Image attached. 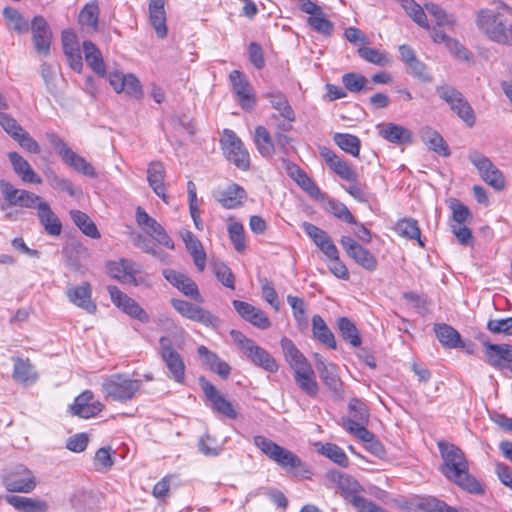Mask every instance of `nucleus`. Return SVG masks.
Listing matches in <instances>:
<instances>
[{
	"instance_id": "1",
	"label": "nucleus",
	"mask_w": 512,
	"mask_h": 512,
	"mask_svg": "<svg viewBox=\"0 0 512 512\" xmlns=\"http://www.w3.org/2000/svg\"><path fill=\"white\" fill-rule=\"evenodd\" d=\"M438 447L444 461V476L471 494H483V485L468 472L469 465L464 452L454 444L446 442H439Z\"/></svg>"
},
{
	"instance_id": "2",
	"label": "nucleus",
	"mask_w": 512,
	"mask_h": 512,
	"mask_svg": "<svg viewBox=\"0 0 512 512\" xmlns=\"http://www.w3.org/2000/svg\"><path fill=\"white\" fill-rule=\"evenodd\" d=\"M476 25L491 41L512 45V25L501 18L500 13L484 8L477 12Z\"/></svg>"
},
{
	"instance_id": "3",
	"label": "nucleus",
	"mask_w": 512,
	"mask_h": 512,
	"mask_svg": "<svg viewBox=\"0 0 512 512\" xmlns=\"http://www.w3.org/2000/svg\"><path fill=\"white\" fill-rule=\"evenodd\" d=\"M141 387V380L133 379L124 373L107 376L102 382V391L105 397L121 403L132 400Z\"/></svg>"
},
{
	"instance_id": "4",
	"label": "nucleus",
	"mask_w": 512,
	"mask_h": 512,
	"mask_svg": "<svg viewBox=\"0 0 512 512\" xmlns=\"http://www.w3.org/2000/svg\"><path fill=\"white\" fill-rule=\"evenodd\" d=\"M253 443L269 459L287 471L296 470L303 466L301 459L296 454L264 436H255Z\"/></svg>"
},
{
	"instance_id": "5",
	"label": "nucleus",
	"mask_w": 512,
	"mask_h": 512,
	"mask_svg": "<svg viewBox=\"0 0 512 512\" xmlns=\"http://www.w3.org/2000/svg\"><path fill=\"white\" fill-rule=\"evenodd\" d=\"M0 191L3 199L0 202V209L2 211L9 207L35 209L42 199V197L31 191L16 188L5 179L0 180Z\"/></svg>"
},
{
	"instance_id": "6",
	"label": "nucleus",
	"mask_w": 512,
	"mask_h": 512,
	"mask_svg": "<svg viewBox=\"0 0 512 512\" xmlns=\"http://www.w3.org/2000/svg\"><path fill=\"white\" fill-rule=\"evenodd\" d=\"M436 92L468 127L475 125L476 116L474 110L460 91L452 86L443 85L437 87Z\"/></svg>"
},
{
	"instance_id": "7",
	"label": "nucleus",
	"mask_w": 512,
	"mask_h": 512,
	"mask_svg": "<svg viewBox=\"0 0 512 512\" xmlns=\"http://www.w3.org/2000/svg\"><path fill=\"white\" fill-rule=\"evenodd\" d=\"M48 140L62 160L69 166L73 167L79 173L85 176L96 177L97 173L94 167L82 156L76 154L68 145L55 133L47 134Z\"/></svg>"
},
{
	"instance_id": "8",
	"label": "nucleus",
	"mask_w": 512,
	"mask_h": 512,
	"mask_svg": "<svg viewBox=\"0 0 512 512\" xmlns=\"http://www.w3.org/2000/svg\"><path fill=\"white\" fill-rule=\"evenodd\" d=\"M159 345L160 357L168 369V376L177 383H184L186 366L182 356L173 347L171 339L162 336Z\"/></svg>"
},
{
	"instance_id": "9",
	"label": "nucleus",
	"mask_w": 512,
	"mask_h": 512,
	"mask_svg": "<svg viewBox=\"0 0 512 512\" xmlns=\"http://www.w3.org/2000/svg\"><path fill=\"white\" fill-rule=\"evenodd\" d=\"M222 150L226 158L241 170L250 167V156L241 139L229 129H225L221 139Z\"/></svg>"
},
{
	"instance_id": "10",
	"label": "nucleus",
	"mask_w": 512,
	"mask_h": 512,
	"mask_svg": "<svg viewBox=\"0 0 512 512\" xmlns=\"http://www.w3.org/2000/svg\"><path fill=\"white\" fill-rule=\"evenodd\" d=\"M468 159L488 185L499 191L505 187V179L502 172L488 157L478 151H472L469 153Z\"/></svg>"
},
{
	"instance_id": "11",
	"label": "nucleus",
	"mask_w": 512,
	"mask_h": 512,
	"mask_svg": "<svg viewBox=\"0 0 512 512\" xmlns=\"http://www.w3.org/2000/svg\"><path fill=\"white\" fill-rule=\"evenodd\" d=\"M108 274L123 284L139 286L145 283L140 265L134 261L121 259L107 265Z\"/></svg>"
},
{
	"instance_id": "12",
	"label": "nucleus",
	"mask_w": 512,
	"mask_h": 512,
	"mask_svg": "<svg viewBox=\"0 0 512 512\" xmlns=\"http://www.w3.org/2000/svg\"><path fill=\"white\" fill-rule=\"evenodd\" d=\"M240 348L254 365L270 373H274L278 370L279 366L272 355L258 346L253 340L243 337V339L240 340Z\"/></svg>"
},
{
	"instance_id": "13",
	"label": "nucleus",
	"mask_w": 512,
	"mask_h": 512,
	"mask_svg": "<svg viewBox=\"0 0 512 512\" xmlns=\"http://www.w3.org/2000/svg\"><path fill=\"white\" fill-rule=\"evenodd\" d=\"M339 243L346 254L359 266L368 271L376 270L378 265L376 257L368 249L359 244L354 238L351 236H342Z\"/></svg>"
},
{
	"instance_id": "14",
	"label": "nucleus",
	"mask_w": 512,
	"mask_h": 512,
	"mask_svg": "<svg viewBox=\"0 0 512 512\" xmlns=\"http://www.w3.org/2000/svg\"><path fill=\"white\" fill-rule=\"evenodd\" d=\"M3 485L9 492L30 493L35 489L37 482L30 469L19 465L4 477Z\"/></svg>"
},
{
	"instance_id": "15",
	"label": "nucleus",
	"mask_w": 512,
	"mask_h": 512,
	"mask_svg": "<svg viewBox=\"0 0 512 512\" xmlns=\"http://www.w3.org/2000/svg\"><path fill=\"white\" fill-rule=\"evenodd\" d=\"M108 291L113 304L124 313L142 323L149 322L150 317L148 313L134 299L127 296L116 286H109Z\"/></svg>"
},
{
	"instance_id": "16",
	"label": "nucleus",
	"mask_w": 512,
	"mask_h": 512,
	"mask_svg": "<svg viewBox=\"0 0 512 512\" xmlns=\"http://www.w3.org/2000/svg\"><path fill=\"white\" fill-rule=\"evenodd\" d=\"M302 228L307 236L329 260L338 259V248L325 230L309 222H303Z\"/></svg>"
},
{
	"instance_id": "17",
	"label": "nucleus",
	"mask_w": 512,
	"mask_h": 512,
	"mask_svg": "<svg viewBox=\"0 0 512 512\" xmlns=\"http://www.w3.org/2000/svg\"><path fill=\"white\" fill-rule=\"evenodd\" d=\"M171 304L183 317L190 320L212 327H215L219 322L218 318L212 313L190 302L180 299H172Z\"/></svg>"
},
{
	"instance_id": "18",
	"label": "nucleus",
	"mask_w": 512,
	"mask_h": 512,
	"mask_svg": "<svg viewBox=\"0 0 512 512\" xmlns=\"http://www.w3.org/2000/svg\"><path fill=\"white\" fill-rule=\"evenodd\" d=\"M103 408V404L95 399L93 392L85 390L75 398L74 403L70 407V411L75 416L89 419L98 415Z\"/></svg>"
},
{
	"instance_id": "19",
	"label": "nucleus",
	"mask_w": 512,
	"mask_h": 512,
	"mask_svg": "<svg viewBox=\"0 0 512 512\" xmlns=\"http://www.w3.org/2000/svg\"><path fill=\"white\" fill-rule=\"evenodd\" d=\"M30 29L33 35V44L36 51L44 56L50 53L52 33L43 16H35L31 21Z\"/></svg>"
},
{
	"instance_id": "20",
	"label": "nucleus",
	"mask_w": 512,
	"mask_h": 512,
	"mask_svg": "<svg viewBox=\"0 0 512 512\" xmlns=\"http://www.w3.org/2000/svg\"><path fill=\"white\" fill-rule=\"evenodd\" d=\"M229 77L240 106L245 110H251L255 105V96L252 86L246 77L238 70H233Z\"/></svg>"
},
{
	"instance_id": "21",
	"label": "nucleus",
	"mask_w": 512,
	"mask_h": 512,
	"mask_svg": "<svg viewBox=\"0 0 512 512\" xmlns=\"http://www.w3.org/2000/svg\"><path fill=\"white\" fill-rule=\"evenodd\" d=\"M200 383L205 396L209 401H211L212 407L216 412L230 419H235L237 417V412L233 408L232 403L225 399L213 384L205 380L203 377L200 378Z\"/></svg>"
},
{
	"instance_id": "22",
	"label": "nucleus",
	"mask_w": 512,
	"mask_h": 512,
	"mask_svg": "<svg viewBox=\"0 0 512 512\" xmlns=\"http://www.w3.org/2000/svg\"><path fill=\"white\" fill-rule=\"evenodd\" d=\"M315 365L325 386L334 394H341L343 391V385L338 376L336 365L328 363L319 354L315 355Z\"/></svg>"
},
{
	"instance_id": "23",
	"label": "nucleus",
	"mask_w": 512,
	"mask_h": 512,
	"mask_svg": "<svg viewBox=\"0 0 512 512\" xmlns=\"http://www.w3.org/2000/svg\"><path fill=\"white\" fill-rule=\"evenodd\" d=\"M66 296L71 303L77 307L93 314L96 311V304L91 299V285L87 282L77 286H69L66 289Z\"/></svg>"
},
{
	"instance_id": "24",
	"label": "nucleus",
	"mask_w": 512,
	"mask_h": 512,
	"mask_svg": "<svg viewBox=\"0 0 512 512\" xmlns=\"http://www.w3.org/2000/svg\"><path fill=\"white\" fill-rule=\"evenodd\" d=\"M233 307L243 319L259 329H267L270 327L271 322L266 314L250 303L234 300Z\"/></svg>"
},
{
	"instance_id": "25",
	"label": "nucleus",
	"mask_w": 512,
	"mask_h": 512,
	"mask_svg": "<svg viewBox=\"0 0 512 512\" xmlns=\"http://www.w3.org/2000/svg\"><path fill=\"white\" fill-rule=\"evenodd\" d=\"M163 276L170 284L175 286L186 296L192 297L195 300H198L200 298V294L196 283L186 275L177 272L173 269H164Z\"/></svg>"
},
{
	"instance_id": "26",
	"label": "nucleus",
	"mask_w": 512,
	"mask_h": 512,
	"mask_svg": "<svg viewBox=\"0 0 512 512\" xmlns=\"http://www.w3.org/2000/svg\"><path fill=\"white\" fill-rule=\"evenodd\" d=\"M39 222L44 227V230L52 236H58L62 230V224L56 214L52 211L48 202L41 199L35 208Z\"/></svg>"
},
{
	"instance_id": "27",
	"label": "nucleus",
	"mask_w": 512,
	"mask_h": 512,
	"mask_svg": "<svg viewBox=\"0 0 512 512\" xmlns=\"http://www.w3.org/2000/svg\"><path fill=\"white\" fill-rule=\"evenodd\" d=\"M293 372L294 381L299 389L309 397L315 398L319 392V385L312 365L310 364Z\"/></svg>"
},
{
	"instance_id": "28",
	"label": "nucleus",
	"mask_w": 512,
	"mask_h": 512,
	"mask_svg": "<svg viewBox=\"0 0 512 512\" xmlns=\"http://www.w3.org/2000/svg\"><path fill=\"white\" fill-rule=\"evenodd\" d=\"M247 194L244 188L233 183L215 194L216 200L226 209H235L243 204Z\"/></svg>"
},
{
	"instance_id": "29",
	"label": "nucleus",
	"mask_w": 512,
	"mask_h": 512,
	"mask_svg": "<svg viewBox=\"0 0 512 512\" xmlns=\"http://www.w3.org/2000/svg\"><path fill=\"white\" fill-rule=\"evenodd\" d=\"M149 21L159 38L167 36L165 0H150Z\"/></svg>"
},
{
	"instance_id": "30",
	"label": "nucleus",
	"mask_w": 512,
	"mask_h": 512,
	"mask_svg": "<svg viewBox=\"0 0 512 512\" xmlns=\"http://www.w3.org/2000/svg\"><path fill=\"white\" fill-rule=\"evenodd\" d=\"M147 180L154 193L165 203H168V196L165 193V168L161 162L154 161L149 164Z\"/></svg>"
},
{
	"instance_id": "31",
	"label": "nucleus",
	"mask_w": 512,
	"mask_h": 512,
	"mask_svg": "<svg viewBox=\"0 0 512 512\" xmlns=\"http://www.w3.org/2000/svg\"><path fill=\"white\" fill-rule=\"evenodd\" d=\"M327 477L337 485L341 490L342 496L350 502L353 497H361L357 494L360 487L358 482L349 475L340 471L331 470L327 473Z\"/></svg>"
},
{
	"instance_id": "32",
	"label": "nucleus",
	"mask_w": 512,
	"mask_h": 512,
	"mask_svg": "<svg viewBox=\"0 0 512 512\" xmlns=\"http://www.w3.org/2000/svg\"><path fill=\"white\" fill-rule=\"evenodd\" d=\"M9 161L13 167L14 172L25 183L40 184L42 179L35 173L31 165L17 152H10L8 154Z\"/></svg>"
},
{
	"instance_id": "33",
	"label": "nucleus",
	"mask_w": 512,
	"mask_h": 512,
	"mask_svg": "<svg viewBox=\"0 0 512 512\" xmlns=\"http://www.w3.org/2000/svg\"><path fill=\"white\" fill-rule=\"evenodd\" d=\"M182 239L187 251L193 258L195 266L199 271H204L206 266V253L200 240L188 230L182 233Z\"/></svg>"
},
{
	"instance_id": "34",
	"label": "nucleus",
	"mask_w": 512,
	"mask_h": 512,
	"mask_svg": "<svg viewBox=\"0 0 512 512\" xmlns=\"http://www.w3.org/2000/svg\"><path fill=\"white\" fill-rule=\"evenodd\" d=\"M280 345L285 357V360L293 371L310 365L304 354L296 347L293 341L287 337H283Z\"/></svg>"
},
{
	"instance_id": "35",
	"label": "nucleus",
	"mask_w": 512,
	"mask_h": 512,
	"mask_svg": "<svg viewBox=\"0 0 512 512\" xmlns=\"http://www.w3.org/2000/svg\"><path fill=\"white\" fill-rule=\"evenodd\" d=\"M5 500L20 512H47L49 508L48 503L41 499L7 495Z\"/></svg>"
},
{
	"instance_id": "36",
	"label": "nucleus",
	"mask_w": 512,
	"mask_h": 512,
	"mask_svg": "<svg viewBox=\"0 0 512 512\" xmlns=\"http://www.w3.org/2000/svg\"><path fill=\"white\" fill-rule=\"evenodd\" d=\"M379 135L391 143H404L411 141V132L394 123H383L377 126Z\"/></svg>"
},
{
	"instance_id": "37",
	"label": "nucleus",
	"mask_w": 512,
	"mask_h": 512,
	"mask_svg": "<svg viewBox=\"0 0 512 512\" xmlns=\"http://www.w3.org/2000/svg\"><path fill=\"white\" fill-rule=\"evenodd\" d=\"M490 365L501 367L503 362H512V346L508 344L484 343Z\"/></svg>"
},
{
	"instance_id": "38",
	"label": "nucleus",
	"mask_w": 512,
	"mask_h": 512,
	"mask_svg": "<svg viewBox=\"0 0 512 512\" xmlns=\"http://www.w3.org/2000/svg\"><path fill=\"white\" fill-rule=\"evenodd\" d=\"M198 355L203 359L211 371L217 373L222 378H227L230 375L231 368L228 363L221 360L214 352L210 351L206 346H199L197 349Z\"/></svg>"
},
{
	"instance_id": "39",
	"label": "nucleus",
	"mask_w": 512,
	"mask_h": 512,
	"mask_svg": "<svg viewBox=\"0 0 512 512\" xmlns=\"http://www.w3.org/2000/svg\"><path fill=\"white\" fill-rule=\"evenodd\" d=\"M83 51L88 66L100 77H105L106 66L100 50L91 41L83 42Z\"/></svg>"
},
{
	"instance_id": "40",
	"label": "nucleus",
	"mask_w": 512,
	"mask_h": 512,
	"mask_svg": "<svg viewBox=\"0 0 512 512\" xmlns=\"http://www.w3.org/2000/svg\"><path fill=\"white\" fill-rule=\"evenodd\" d=\"M3 17L6 20V25L9 30L17 34H25L30 30L31 23L25 18L17 9L13 7H5L3 10Z\"/></svg>"
},
{
	"instance_id": "41",
	"label": "nucleus",
	"mask_w": 512,
	"mask_h": 512,
	"mask_svg": "<svg viewBox=\"0 0 512 512\" xmlns=\"http://www.w3.org/2000/svg\"><path fill=\"white\" fill-rule=\"evenodd\" d=\"M435 334L439 342L447 348L463 347L459 332L452 326L442 323L434 327Z\"/></svg>"
},
{
	"instance_id": "42",
	"label": "nucleus",
	"mask_w": 512,
	"mask_h": 512,
	"mask_svg": "<svg viewBox=\"0 0 512 512\" xmlns=\"http://www.w3.org/2000/svg\"><path fill=\"white\" fill-rule=\"evenodd\" d=\"M265 98L269 100L272 107L277 110L285 120L289 122H293L295 120L294 110L283 93L273 90L266 93Z\"/></svg>"
},
{
	"instance_id": "43",
	"label": "nucleus",
	"mask_w": 512,
	"mask_h": 512,
	"mask_svg": "<svg viewBox=\"0 0 512 512\" xmlns=\"http://www.w3.org/2000/svg\"><path fill=\"white\" fill-rule=\"evenodd\" d=\"M13 378L22 384H32L37 379V373L29 359L15 358Z\"/></svg>"
},
{
	"instance_id": "44",
	"label": "nucleus",
	"mask_w": 512,
	"mask_h": 512,
	"mask_svg": "<svg viewBox=\"0 0 512 512\" xmlns=\"http://www.w3.org/2000/svg\"><path fill=\"white\" fill-rule=\"evenodd\" d=\"M312 332L314 338H316L322 344L328 346L331 349L337 348V343L333 333L328 328L323 318L319 315H314L312 318Z\"/></svg>"
},
{
	"instance_id": "45",
	"label": "nucleus",
	"mask_w": 512,
	"mask_h": 512,
	"mask_svg": "<svg viewBox=\"0 0 512 512\" xmlns=\"http://www.w3.org/2000/svg\"><path fill=\"white\" fill-rule=\"evenodd\" d=\"M421 138L429 149L435 151L439 155L445 157L450 155L448 145L437 131L428 127L424 128L421 132Z\"/></svg>"
},
{
	"instance_id": "46",
	"label": "nucleus",
	"mask_w": 512,
	"mask_h": 512,
	"mask_svg": "<svg viewBox=\"0 0 512 512\" xmlns=\"http://www.w3.org/2000/svg\"><path fill=\"white\" fill-rule=\"evenodd\" d=\"M395 231L399 236L409 239L417 240L421 247H424V242L421 239V230L418 222L413 218H403L396 223Z\"/></svg>"
},
{
	"instance_id": "47",
	"label": "nucleus",
	"mask_w": 512,
	"mask_h": 512,
	"mask_svg": "<svg viewBox=\"0 0 512 512\" xmlns=\"http://www.w3.org/2000/svg\"><path fill=\"white\" fill-rule=\"evenodd\" d=\"M254 142L258 152L263 157H271L274 154L275 144L269 131L264 126L255 128Z\"/></svg>"
},
{
	"instance_id": "48",
	"label": "nucleus",
	"mask_w": 512,
	"mask_h": 512,
	"mask_svg": "<svg viewBox=\"0 0 512 512\" xmlns=\"http://www.w3.org/2000/svg\"><path fill=\"white\" fill-rule=\"evenodd\" d=\"M70 216L75 223V225L88 237L93 239L100 238V233L95 225V223L90 219V217L79 210H72L70 212Z\"/></svg>"
},
{
	"instance_id": "49",
	"label": "nucleus",
	"mask_w": 512,
	"mask_h": 512,
	"mask_svg": "<svg viewBox=\"0 0 512 512\" xmlns=\"http://www.w3.org/2000/svg\"><path fill=\"white\" fill-rule=\"evenodd\" d=\"M325 209L334 217L338 218L339 220L345 223L357 224L356 218L350 212L348 207L339 200H336L334 198H327Z\"/></svg>"
},
{
	"instance_id": "50",
	"label": "nucleus",
	"mask_w": 512,
	"mask_h": 512,
	"mask_svg": "<svg viewBox=\"0 0 512 512\" xmlns=\"http://www.w3.org/2000/svg\"><path fill=\"white\" fill-rule=\"evenodd\" d=\"M338 328L341 336L345 341L351 344L353 347H359L362 343L359 332L355 324L347 317H341L338 319Z\"/></svg>"
},
{
	"instance_id": "51",
	"label": "nucleus",
	"mask_w": 512,
	"mask_h": 512,
	"mask_svg": "<svg viewBox=\"0 0 512 512\" xmlns=\"http://www.w3.org/2000/svg\"><path fill=\"white\" fill-rule=\"evenodd\" d=\"M99 6L96 2L87 3L79 14V23L91 31L98 29Z\"/></svg>"
},
{
	"instance_id": "52",
	"label": "nucleus",
	"mask_w": 512,
	"mask_h": 512,
	"mask_svg": "<svg viewBox=\"0 0 512 512\" xmlns=\"http://www.w3.org/2000/svg\"><path fill=\"white\" fill-rule=\"evenodd\" d=\"M46 177L49 185L52 188L59 191H64L72 197H78L82 195V190L78 187H75L69 179L60 177L52 171L47 173Z\"/></svg>"
},
{
	"instance_id": "53",
	"label": "nucleus",
	"mask_w": 512,
	"mask_h": 512,
	"mask_svg": "<svg viewBox=\"0 0 512 512\" xmlns=\"http://www.w3.org/2000/svg\"><path fill=\"white\" fill-rule=\"evenodd\" d=\"M318 452L341 467L346 468L349 465V459L345 454L344 450L336 444H321L320 448L318 449Z\"/></svg>"
},
{
	"instance_id": "54",
	"label": "nucleus",
	"mask_w": 512,
	"mask_h": 512,
	"mask_svg": "<svg viewBox=\"0 0 512 512\" xmlns=\"http://www.w3.org/2000/svg\"><path fill=\"white\" fill-rule=\"evenodd\" d=\"M401 6L420 27L429 30L430 25L424 9L414 0H401Z\"/></svg>"
},
{
	"instance_id": "55",
	"label": "nucleus",
	"mask_w": 512,
	"mask_h": 512,
	"mask_svg": "<svg viewBox=\"0 0 512 512\" xmlns=\"http://www.w3.org/2000/svg\"><path fill=\"white\" fill-rule=\"evenodd\" d=\"M333 140L343 151L352 156H358L361 143L357 136L348 133H336Z\"/></svg>"
},
{
	"instance_id": "56",
	"label": "nucleus",
	"mask_w": 512,
	"mask_h": 512,
	"mask_svg": "<svg viewBox=\"0 0 512 512\" xmlns=\"http://www.w3.org/2000/svg\"><path fill=\"white\" fill-rule=\"evenodd\" d=\"M143 231L151 236L160 245H163L169 249H174L173 240L169 237L161 224L158 223L154 218L145 228H143Z\"/></svg>"
},
{
	"instance_id": "57",
	"label": "nucleus",
	"mask_w": 512,
	"mask_h": 512,
	"mask_svg": "<svg viewBox=\"0 0 512 512\" xmlns=\"http://www.w3.org/2000/svg\"><path fill=\"white\" fill-rule=\"evenodd\" d=\"M426 11L435 19L437 26L452 28L456 23V18L453 14L447 13L436 3L424 4Z\"/></svg>"
},
{
	"instance_id": "58",
	"label": "nucleus",
	"mask_w": 512,
	"mask_h": 512,
	"mask_svg": "<svg viewBox=\"0 0 512 512\" xmlns=\"http://www.w3.org/2000/svg\"><path fill=\"white\" fill-rule=\"evenodd\" d=\"M113 450L110 447H101L98 449L94 456V466L96 471L107 472L114 465L112 457Z\"/></svg>"
},
{
	"instance_id": "59",
	"label": "nucleus",
	"mask_w": 512,
	"mask_h": 512,
	"mask_svg": "<svg viewBox=\"0 0 512 512\" xmlns=\"http://www.w3.org/2000/svg\"><path fill=\"white\" fill-rule=\"evenodd\" d=\"M229 238L238 252H242L246 249V241L244 234V227L240 222L231 221L228 224Z\"/></svg>"
},
{
	"instance_id": "60",
	"label": "nucleus",
	"mask_w": 512,
	"mask_h": 512,
	"mask_svg": "<svg viewBox=\"0 0 512 512\" xmlns=\"http://www.w3.org/2000/svg\"><path fill=\"white\" fill-rule=\"evenodd\" d=\"M367 82V79L358 73H346L342 76V83L344 87L353 93L370 89L367 87Z\"/></svg>"
},
{
	"instance_id": "61",
	"label": "nucleus",
	"mask_w": 512,
	"mask_h": 512,
	"mask_svg": "<svg viewBox=\"0 0 512 512\" xmlns=\"http://www.w3.org/2000/svg\"><path fill=\"white\" fill-rule=\"evenodd\" d=\"M307 22L313 30L324 36H331L333 34L334 24L325 17L323 10L320 15L309 17Z\"/></svg>"
},
{
	"instance_id": "62",
	"label": "nucleus",
	"mask_w": 512,
	"mask_h": 512,
	"mask_svg": "<svg viewBox=\"0 0 512 512\" xmlns=\"http://www.w3.org/2000/svg\"><path fill=\"white\" fill-rule=\"evenodd\" d=\"M348 408L350 414L352 415V418L350 420H355L360 424H366L368 422L369 411L366 404L363 401L357 398H352L349 401Z\"/></svg>"
},
{
	"instance_id": "63",
	"label": "nucleus",
	"mask_w": 512,
	"mask_h": 512,
	"mask_svg": "<svg viewBox=\"0 0 512 512\" xmlns=\"http://www.w3.org/2000/svg\"><path fill=\"white\" fill-rule=\"evenodd\" d=\"M40 72H41V77H42V79L45 82L47 91L51 95H56L57 91H58V89H57V71H56V68L53 65L44 62L41 65Z\"/></svg>"
},
{
	"instance_id": "64",
	"label": "nucleus",
	"mask_w": 512,
	"mask_h": 512,
	"mask_svg": "<svg viewBox=\"0 0 512 512\" xmlns=\"http://www.w3.org/2000/svg\"><path fill=\"white\" fill-rule=\"evenodd\" d=\"M358 54L367 62L373 63L375 65L384 66L389 62L387 55L375 48L360 47L358 49Z\"/></svg>"
}]
</instances>
